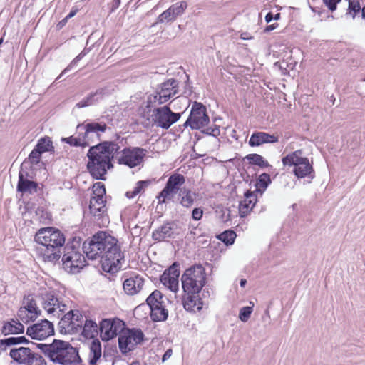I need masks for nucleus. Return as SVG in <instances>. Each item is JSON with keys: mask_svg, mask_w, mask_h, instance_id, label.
I'll use <instances>...</instances> for the list:
<instances>
[{"mask_svg": "<svg viewBox=\"0 0 365 365\" xmlns=\"http://www.w3.org/2000/svg\"><path fill=\"white\" fill-rule=\"evenodd\" d=\"M277 26H278V24H273L269 25L264 29V31L269 32V31L275 29Z\"/></svg>", "mask_w": 365, "mask_h": 365, "instance_id": "obj_62", "label": "nucleus"}, {"mask_svg": "<svg viewBox=\"0 0 365 365\" xmlns=\"http://www.w3.org/2000/svg\"><path fill=\"white\" fill-rule=\"evenodd\" d=\"M150 317L154 322H164L168 319V311L165 308V304L160 307H154L150 308Z\"/></svg>", "mask_w": 365, "mask_h": 365, "instance_id": "obj_36", "label": "nucleus"}, {"mask_svg": "<svg viewBox=\"0 0 365 365\" xmlns=\"http://www.w3.org/2000/svg\"><path fill=\"white\" fill-rule=\"evenodd\" d=\"M106 195V188L103 184L101 182H96L93 187V197H99L104 198Z\"/></svg>", "mask_w": 365, "mask_h": 365, "instance_id": "obj_50", "label": "nucleus"}, {"mask_svg": "<svg viewBox=\"0 0 365 365\" xmlns=\"http://www.w3.org/2000/svg\"><path fill=\"white\" fill-rule=\"evenodd\" d=\"M178 92L179 81L175 78H169L156 86L154 93L148 96V103L163 104L178 95Z\"/></svg>", "mask_w": 365, "mask_h": 365, "instance_id": "obj_7", "label": "nucleus"}, {"mask_svg": "<svg viewBox=\"0 0 365 365\" xmlns=\"http://www.w3.org/2000/svg\"><path fill=\"white\" fill-rule=\"evenodd\" d=\"M26 334L33 339L43 340L54 334L53 324L48 319H43L40 322L29 326Z\"/></svg>", "mask_w": 365, "mask_h": 365, "instance_id": "obj_19", "label": "nucleus"}, {"mask_svg": "<svg viewBox=\"0 0 365 365\" xmlns=\"http://www.w3.org/2000/svg\"><path fill=\"white\" fill-rule=\"evenodd\" d=\"M89 364L96 365L101 356V344L98 339H94L90 344Z\"/></svg>", "mask_w": 365, "mask_h": 365, "instance_id": "obj_33", "label": "nucleus"}, {"mask_svg": "<svg viewBox=\"0 0 365 365\" xmlns=\"http://www.w3.org/2000/svg\"><path fill=\"white\" fill-rule=\"evenodd\" d=\"M118 239L105 231H98L91 238L85 240L83 244V250L88 259H101L102 255H105L111 250L108 245H115Z\"/></svg>", "mask_w": 365, "mask_h": 365, "instance_id": "obj_3", "label": "nucleus"}, {"mask_svg": "<svg viewBox=\"0 0 365 365\" xmlns=\"http://www.w3.org/2000/svg\"><path fill=\"white\" fill-rule=\"evenodd\" d=\"M201 132L204 134L211 135L213 137H217L220 135V126L213 125L212 126H205L201 129Z\"/></svg>", "mask_w": 365, "mask_h": 365, "instance_id": "obj_49", "label": "nucleus"}, {"mask_svg": "<svg viewBox=\"0 0 365 365\" xmlns=\"http://www.w3.org/2000/svg\"><path fill=\"white\" fill-rule=\"evenodd\" d=\"M24 332V325L19 321L14 319L5 322L1 329V333L5 336L9 334H22Z\"/></svg>", "mask_w": 365, "mask_h": 365, "instance_id": "obj_30", "label": "nucleus"}, {"mask_svg": "<svg viewBox=\"0 0 365 365\" xmlns=\"http://www.w3.org/2000/svg\"><path fill=\"white\" fill-rule=\"evenodd\" d=\"M106 200L99 197L91 196L90 199L89 210L93 217V221L99 226H106L109 222L106 214Z\"/></svg>", "mask_w": 365, "mask_h": 365, "instance_id": "obj_17", "label": "nucleus"}, {"mask_svg": "<svg viewBox=\"0 0 365 365\" xmlns=\"http://www.w3.org/2000/svg\"><path fill=\"white\" fill-rule=\"evenodd\" d=\"M103 95V90L98 89L95 92L89 93L86 98L76 104L78 108H82L95 104Z\"/></svg>", "mask_w": 365, "mask_h": 365, "instance_id": "obj_34", "label": "nucleus"}, {"mask_svg": "<svg viewBox=\"0 0 365 365\" xmlns=\"http://www.w3.org/2000/svg\"><path fill=\"white\" fill-rule=\"evenodd\" d=\"M33 349L34 348L30 347L11 349L9 355L16 362L26 364L30 359L35 354Z\"/></svg>", "mask_w": 365, "mask_h": 365, "instance_id": "obj_25", "label": "nucleus"}, {"mask_svg": "<svg viewBox=\"0 0 365 365\" xmlns=\"http://www.w3.org/2000/svg\"><path fill=\"white\" fill-rule=\"evenodd\" d=\"M341 0H323L324 4L331 11H334L336 9L337 4Z\"/></svg>", "mask_w": 365, "mask_h": 365, "instance_id": "obj_54", "label": "nucleus"}, {"mask_svg": "<svg viewBox=\"0 0 365 365\" xmlns=\"http://www.w3.org/2000/svg\"><path fill=\"white\" fill-rule=\"evenodd\" d=\"M187 7L185 1H181L172 4L168 9L158 16V23L172 22L178 16H182Z\"/></svg>", "mask_w": 365, "mask_h": 365, "instance_id": "obj_21", "label": "nucleus"}, {"mask_svg": "<svg viewBox=\"0 0 365 365\" xmlns=\"http://www.w3.org/2000/svg\"><path fill=\"white\" fill-rule=\"evenodd\" d=\"M250 304H252V306L243 307L240 310L239 319L243 322L248 321L253 311L254 304L252 302H250Z\"/></svg>", "mask_w": 365, "mask_h": 365, "instance_id": "obj_48", "label": "nucleus"}, {"mask_svg": "<svg viewBox=\"0 0 365 365\" xmlns=\"http://www.w3.org/2000/svg\"><path fill=\"white\" fill-rule=\"evenodd\" d=\"M146 303L150 308L164 305L163 294L159 290L155 289L148 297Z\"/></svg>", "mask_w": 365, "mask_h": 365, "instance_id": "obj_38", "label": "nucleus"}, {"mask_svg": "<svg viewBox=\"0 0 365 365\" xmlns=\"http://www.w3.org/2000/svg\"><path fill=\"white\" fill-rule=\"evenodd\" d=\"M120 149L114 141H103L90 147L86 155L87 170L94 179L106 180L107 170L113 168L112 161Z\"/></svg>", "mask_w": 365, "mask_h": 365, "instance_id": "obj_1", "label": "nucleus"}, {"mask_svg": "<svg viewBox=\"0 0 365 365\" xmlns=\"http://www.w3.org/2000/svg\"><path fill=\"white\" fill-rule=\"evenodd\" d=\"M109 245L111 250L106 255H102L101 267L106 272L115 273L121 268V262L124 261V253L118 241L115 245Z\"/></svg>", "mask_w": 365, "mask_h": 365, "instance_id": "obj_8", "label": "nucleus"}, {"mask_svg": "<svg viewBox=\"0 0 365 365\" xmlns=\"http://www.w3.org/2000/svg\"><path fill=\"white\" fill-rule=\"evenodd\" d=\"M173 354V350L171 349H168L165 352V354H163V358H162V361L163 362H165V361H167L168 359L170 358V356H172Z\"/></svg>", "mask_w": 365, "mask_h": 365, "instance_id": "obj_59", "label": "nucleus"}, {"mask_svg": "<svg viewBox=\"0 0 365 365\" xmlns=\"http://www.w3.org/2000/svg\"><path fill=\"white\" fill-rule=\"evenodd\" d=\"M120 4V0H113L111 6V11H114L119 7Z\"/></svg>", "mask_w": 365, "mask_h": 365, "instance_id": "obj_61", "label": "nucleus"}, {"mask_svg": "<svg viewBox=\"0 0 365 365\" xmlns=\"http://www.w3.org/2000/svg\"><path fill=\"white\" fill-rule=\"evenodd\" d=\"M98 327L91 319H86L82 328V334L86 338L93 339L98 334Z\"/></svg>", "mask_w": 365, "mask_h": 365, "instance_id": "obj_35", "label": "nucleus"}, {"mask_svg": "<svg viewBox=\"0 0 365 365\" xmlns=\"http://www.w3.org/2000/svg\"><path fill=\"white\" fill-rule=\"evenodd\" d=\"M278 140L277 135L265 132H255L251 135L248 144L251 147H258L265 143H274Z\"/></svg>", "mask_w": 365, "mask_h": 365, "instance_id": "obj_23", "label": "nucleus"}, {"mask_svg": "<svg viewBox=\"0 0 365 365\" xmlns=\"http://www.w3.org/2000/svg\"><path fill=\"white\" fill-rule=\"evenodd\" d=\"M185 294H199L206 283L205 269L201 264H195L187 269L181 277Z\"/></svg>", "mask_w": 365, "mask_h": 365, "instance_id": "obj_5", "label": "nucleus"}, {"mask_svg": "<svg viewBox=\"0 0 365 365\" xmlns=\"http://www.w3.org/2000/svg\"><path fill=\"white\" fill-rule=\"evenodd\" d=\"M73 319V310L68 311L63 317L58 322L59 329L61 333H73L74 326H78L72 322Z\"/></svg>", "mask_w": 365, "mask_h": 365, "instance_id": "obj_31", "label": "nucleus"}, {"mask_svg": "<svg viewBox=\"0 0 365 365\" xmlns=\"http://www.w3.org/2000/svg\"><path fill=\"white\" fill-rule=\"evenodd\" d=\"M24 306L22 307H25L28 311L31 312H38V316L41 314V310L38 309L36 301L34 300L32 295H28L24 297L23 300Z\"/></svg>", "mask_w": 365, "mask_h": 365, "instance_id": "obj_45", "label": "nucleus"}, {"mask_svg": "<svg viewBox=\"0 0 365 365\" xmlns=\"http://www.w3.org/2000/svg\"><path fill=\"white\" fill-rule=\"evenodd\" d=\"M245 200L240 202L241 216H245L254 207L256 202V196L253 192L247 190L245 192Z\"/></svg>", "mask_w": 365, "mask_h": 365, "instance_id": "obj_29", "label": "nucleus"}, {"mask_svg": "<svg viewBox=\"0 0 365 365\" xmlns=\"http://www.w3.org/2000/svg\"><path fill=\"white\" fill-rule=\"evenodd\" d=\"M185 231L184 225L178 220L168 221L153 230L152 237L155 241L162 242L167 238L175 239Z\"/></svg>", "mask_w": 365, "mask_h": 365, "instance_id": "obj_11", "label": "nucleus"}, {"mask_svg": "<svg viewBox=\"0 0 365 365\" xmlns=\"http://www.w3.org/2000/svg\"><path fill=\"white\" fill-rule=\"evenodd\" d=\"M270 183L271 179L269 175L265 173L261 174L257 180V190L258 191L261 188L264 190Z\"/></svg>", "mask_w": 365, "mask_h": 365, "instance_id": "obj_47", "label": "nucleus"}, {"mask_svg": "<svg viewBox=\"0 0 365 365\" xmlns=\"http://www.w3.org/2000/svg\"><path fill=\"white\" fill-rule=\"evenodd\" d=\"M31 348H34V349L35 348H38L39 349H41L42 351V352L48 356V353H49V350H50V348H51V344H42V343H39V344H37V343H34V342H31Z\"/></svg>", "mask_w": 365, "mask_h": 365, "instance_id": "obj_52", "label": "nucleus"}, {"mask_svg": "<svg viewBox=\"0 0 365 365\" xmlns=\"http://www.w3.org/2000/svg\"><path fill=\"white\" fill-rule=\"evenodd\" d=\"M273 19V14L272 12H268L267 15L265 16V21L267 23H269Z\"/></svg>", "mask_w": 365, "mask_h": 365, "instance_id": "obj_63", "label": "nucleus"}, {"mask_svg": "<svg viewBox=\"0 0 365 365\" xmlns=\"http://www.w3.org/2000/svg\"><path fill=\"white\" fill-rule=\"evenodd\" d=\"M144 334L140 329L123 328L118 337V346L122 354H126L135 349L144 339Z\"/></svg>", "mask_w": 365, "mask_h": 365, "instance_id": "obj_9", "label": "nucleus"}, {"mask_svg": "<svg viewBox=\"0 0 365 365\" xmlns=\"http://www.w3.org/2000/svg\"><path fill=\"white\" fill-rule=\"evenodd\" d=\"M68 19L66 17H65L63 20H61L58 24V26H59L60 28H61L62 26H63L67 22Z\"/></svg>", "mask_w": 365, "mask_h": 365, "instance_id": "obj_64", "label": "nucleus"}, {"mask_svg": "<svg viewBox=\"0 0 365 365\" xmlns=\"http://www.w3.org/2000/svg\"><path fill=\"white\" fill-rule=\"evenodd\" d=\"M107 125L106 123H99L96 122L88 123L86 124H79L77 126L78 130H83L81 133L84 141L88 143V146L91 143L99 141L101 140V133L106 130Z\"/></svg>", "mask_w": 365, "mask_h": 365, "instance_id": "obj_18", "label": "nucleus"}, {"mask_svg": "<svg viewBox=\"0 0 365 365\" xmlns=\"http://www.w3.org/2000/svg\"><path fill=\"white\" fill-rule=\"evenodd\" d=\"M153 116L158 127L167 130L180 118L181 113H173L168 106H164L154 109Z\"/></svg>", "mask_w": 365, "mask_h": 365, "instance_id": "obj_14", "label": "nucleus"}, {"mask_svg": "<svg viewBox=\"0 0 365 365\" xmlns=\"http://www.w3.org/2000/svg\"><path fill=\"white\" fill-rule=\"evenodd\" d=\"M36 147L38 150L43 153L45 152H49L54 149L53 143L49 137L41 138L38 140Z\"/></svg>", "mask_w": 365, "mask_h": 365, "instance_id": "obj_41", "label": "nucleus"}, {"mask_svg": "<svg viewBox=\"0 0 365 365\" xmlns=\"http://www.w3.org/2000/svg\"><path fill=\"white\" fill-rule=\"evenodd\" d=\"M180 264L174 262L161 275L160 282L171 292L176 293L179 290Z\"/></svg>", "mask_w": 365, "mask_h": 365, "instance_id": "obj_20", "label": "nucleus"}, {"mask_svg": "<svg viewBox=\"0 0 365 365\" xmlns=\"http://www.w3.org/2000/svg\"><path fill=\"white\" fill-rule=\"evenodd\" d=\"M203 215V210L200 207L194 208L192 212V217L195 220H200Z\"/></svg>", "mask_w": 365, "mask_h": 365, "instance_id": "obj_55", "label": "nucleus"}, {"mask_svg": "<svg viewBox=\"0 0 365 365\" xmlns=\"http://www.w3.org/2000/svg\"><path fill=\"white\" fill-rule=\"evenodd\" d=\"M18 317L24 323L35 321L38 317V312L28 311L25 307H20L17 312Z\"/></svg>", "mask_w": 365, "mask_h": 365, "instance_id": "obj_39", "label": "nucleus"}, {"mask_svg": "<svg viewBox=\"0 0 365 365\" xmlns=\"http://www.w3.org/2000/svg\"><path fill=\"white\" fill-rule=\"evenodd\" d=\"M245 159L247 160L250 164L258 165L260 168L269 166V163L264 160V158L259 154H249L245 156Z\"/></svg>", "mask_w": 365, "mask_h": 365, "instance_id": "obj_40", "label": "nucleus"}, {"mask_svg": "<svg viewBox=\"0 0 365 365\" xmlns=\"http://www.w3.org/2000/svg\"><path fill=\"white\" fill-rule=\"evenodd\" d=\"M77 318H78L77 322L79 323V327H78V331H79L83 328L85 321L83 319V317L80 313H79V314H77Z\"/></svg>", "mask_w": 365, "mask_h": 365, "instance_id": "obj_60", "label": "nucleus"}, {"mask_svg": "<svg viewBox=\"0 0 365 365\" xmlns=\"http://www.w3.org/2000/svg\"><path fill=\"white\" fill-rule=\"evenodd\" d=\"M307 158L303 156V150L299 149L283 157L282 162L284 166H294L296 168L303 163L307 162Z\"/></svg>", "mask_w": 365, "mask_h": 365, "instance_id": "obj_26", "label": "nucleus"}, {"mask_svg": "<svg viewBox=\"0 0 365 365\" xmlns=\"http://www.w3.org/2000/svg\"><path fill=\"white\" fill-rule=\"evenodd\" d=\"M235 237L236 233L232 230L224 231L218 236V239L227 245H232Z\"/></svg>", "mask_w": 365, "mask_h": 365, "instance_id": "obj_46", "label": "nucleus"}, {"mask_svg": "<svg viewBox=\"0 0 365 365\" xmlns=\"http://www.w3.org/2000/svg\"><path fill=\"white\" fill-rule=\"evenodd\" d=\"M62 141L69 144L70 145L76 147L81 146L85 148L88 146V143L84 141L81 133H79L77 137L71 136L68 138H64L62 139Z\"/></svg>", "mask_w": 365, "mask_h": 365, "instance_id": "obj_42", "label": "nucleus"}, {"mask_svg": "<svg viewBox=\"0 0 365 365\" xmlns=\"http://www.w3.org/2000/svg\"><path fill=\"white\" fill-rule=\"evenodd\" d=\"M195 193L188 188L180 189L178 194V200L184 207L190 208L194 204Z\"/></svg>", "mask_w": 365, "mask_h": 365, "instance_id": "obj_28", "label": "nucleus"}, {"mask_svg": "<svg viewBox=\"0 0 365 365\" xmlns=\"http://www.w3.org/2000/svg\"><path fill=\"white\" fill-rule=\"evenodd\" d=\"M48 357L53 363L71 365L80 359L78 350L68 342L54 339L51 344Z\"/></svg>", "mask_w": 365, "mask_h": 365, "instance_id": "obj_4", "label": "nucleus"}, {"mask_svg": "<svg viewBox=\"0 0 365 365\" xmlns=\"http://www.w3.org/2000/svg\"><path fill=\"white\" fill-rule=\"evenodd\" d=\"M185 178L183 175L175 173L171 175L165 184V187L158 195L157 198L160 203H166L167 200H170L171 197L179 192L180 187L185 183Z\"/></svg>", "mask_w": 365, "mask_h": 365, "instance_id": "obj_15", "label": "nucleus"}, {"mask_svg": "<svg viewBox=\"0 0 365 365\" xmlns=\"http://www.w3.org/2000/svg\"><path fill=\"white\" fill-rule=\"evenodd\" d=\"M29 174L24 171L23 168L19 173V181L17 184V191L23 194H34L37 192L38 183L29 179Z\"/></svg>", "mask_w": 365, "mask_h": 365, "instance_id": "obj_22", "label": "nucleus"}, {"mask_svg": "<svg viewBox=\"0 0 365 365\" xmlns=\"http://www.w3.org/2000/svg\"><path fill=\"white\" fill-rule=\"evenodd\" d=\"M144 279L139 275H134L126 279L123 282V289L127 294L134 295L143 288Z\"/></svg>", "mask_w": 365, "mask_h": 365, "instance_id": "obj_24", "label": "nucleus"}, {"mask_svg": "<svg viewBox=\"0 0 365 365\" xmlns=\"http://www.w3.org/2000/svg\"><path fill=\"white\" fill-rule=\"evenodd\" d=\"M146 154V150L138 148H125L118 150L115 159L119 164H123L129 168H134L140 164Z\"/></svg>", "mask_w": 365, "mask_h": 365, "instance_id": "obj_12", "label": "nucleus"}, {"mask_svg": "<svg viewBox=\"0 0 365 365\" xmlns=\"http://www.w3.org/2000/svg\"><path fill=\"white\" fill-rule=\"evenodd\" d=\"M41 152L35 146L29 155L28 160H25L24 161L21 168H23V166H24L28 162L31 165H37L41 160Z\"/></svg>", "mask_w": 365, "mask_h": 365, "instance_id": "obj_44", "label": "nucleus"}, {"mask_svg": "<svg viewBox=\"0 0 365 365\" xmlns=\"http://www.w3.org/2000/svg\"><path fill=\"white\" fill-rule=\"evenodd\" d=\"M62 255L63 268L68 273H78L86 265V259L80 252V247L72 244H67L63 247Z\"/></svg>", "mask_w": 365, "mask_h": 365, "instance_id": "obj_6", "label": "nucleus"}, {"mask_svg": "<svg viewBox=\"0 0 365 365\" xmlns=\"http://www.w3.org/2000/svg\"><path fill=\"white\" fill-rule=\"evenodd\" d=\"M29 340L25 336L9 337L0 340V350L5 351L7 346L19 344H28Z\"/></svg>", "mask_w": 365, "mask_h": 365, "instance_id": "obj_37", "label": "nucleus"}, {"mask_svg": "<svg viewBox=\"0 0 365 365\" xmlns=\"http://www.w3.org/2000/svg\"><path fill=\"white\" fill-rule=\"evenodd\" d=\"M83 57L81 56L79 53L71 63L70 64L62 71L61 75L58 76V79L61 78V76L66 73L68 71H69L74 65L76 64L80 60H81Z\"/></svg>", "mask_w": 365, "mask_h": 365, "instance_id": "obj_53", "label": "nucleus"}, {"mask_svg": "<svg viewBox=\"0 0 365 365\" xmlns=\"http://www.w3.org/2000/svg\"><path fill=\"white\" fill-rule=\"evenodd\" d=\"M210 118L206 107L201 103L194 102L190 115L182 126L190 127L192 130H200L208 125Z\"/></svg>", "mask_w": 365, "mask_h": 365, "instance_id": "obj_10", "label": "nucleus"}, {"mask_svg": "<svg viewBox=\"0 0 365 365\" xmlns=\"http://www.w3.org/2000/svg\"><path fill=\"white\" fill-rule=\"evenodd\" d=\"M349 1V11L353 13L352 16L354 17L361 10V15L363 19H365V6L361 9L359 0H348Z\"/></svg>", "mask_w": 365, "mask_h": 365, "instance_id": "obj_43", "label": "nucleus"}, {"mask_svg": "<svg viewBox=\"0 0 365 365\" xmlns=\"http://www.w3.org/2000/svg\"><path fill=\"white\" fill-rule=\"evenodd\" d=\"M124 326V322L119 319H103L99 326L101 339L108 341L115 337L118 334L120 335Z\"/></svg>", "mask_w": 365, "mask_h": 365, "instance_id": "obj_16", "label": "nucleus"}, {"mask_svg": "<svg viewBox=\"0 0 365 365\" xmlns=\"http://www.w3.org/2000/svg\"><path fill=\"white\" fill-rule=\"evenodd\" d=\"M77 314H79V312L78 310L76 312L73 311V319H72V322H74L75 324H78V326H74L73 332L78 331L79 323L77 322Z\"/></svg>", "mask_w": 365, "mask_h": 365, "instance_id": "obj_58", "label": "nucleus"}, {"mask_svg": "<svg viewBox=\"0 0 365 365\" xmlns=\"http://www.w3.org/2000/svg\"><path fill=\"white\" fill-rule=\"evenodd\" d=\"M151 183V180H140L138 181L137 183H136V185L138 186V187H140V191L144 189L145 187H148V185H150Z\"/></svg>", "mask_w": 365, "mask_h": 365, "instance_id": "obj_57", "label": "nucleus"}, {"mask_svg": "<svg viewBox=\"0 0 365 365\" xmlns=\"http://www.w3.org/2000/svg\"><path fill=\"white\" fill-rule=\"evenodd\" d=\"M293 173L298 178L308 177L312 179L314 177V170L309 160H307V162H304L302 165L294 168Z\"/></svg>", "mask_w": 365, "mask_h": 365, "instance_id": "obj_32", "label": "nucleus"}, {"mask_svg": "<svg viewBox=\"0 0 365 365\" xmlns=\"http://www.w3.org/2000/svg\"><path fill=\"white\" fill-rule=\"evenodd\" d=\"M40 297L42 307L48 314L59 317L66 310L67 305L53 291L41 293Z\"/></svg>", "mask_w": 365, "mask_h": 365, "instance_id": "obj_13", "label": "nucleus"}, {"mask_svg": "<svg viewBox=\"0 0 365 365\" xmlns=\"http://www.w3.org/2000/svg\"><path fill=\"white\" fill-rule=\"evenodd\" d=\"M26 365H46V363L41 355L35 353Z\"/></svg>", "mask_w": 365, "mask_h": 365, "instance_id": "obj_51", "label": "nucleus"}, {"mask_svg": "<svg viewBox=\"0 0 365 365\" xmlns=\"http://www.w3.org/2000/svg\"><path fill=\"white\" fill-rule=\"evenodd\" d=\"M140 192V187H138L137 185H135V187H134L133 190V191H128L126 193H125V195L128 198H133L135 197L138 194H139Z\"/></svg>", "mask_w": 365, "mask_h": 365, "instance_id": "obj_56", "label": "nucleus"}, {"mask_svg": "<svg viewBox=\"0 0 365 365\" xmlns=\"http://www.w3.org/2000/svg\"><path fill=\"white\" fill-rule=\"evenodd\" d=\"M182 304L184 308L189 312L200 311L202 304L198 294H185Z\"/></svg>", "mask_w": 365, "mask_h": 365, "instance_id": "obj_27", "label": "nucleus"}, {"mask_svg": "<svg viewBox=\"0 0 365 365\" xmlns=\"http://www.w3.org/2000/svg\"><path fill=\"white\" fill-rule=\"evenodd\" d=\"M38 244L36 253L43 262L55 264L58 262L65 247V235L57 228L52 227L39 229L34 236Z\"/></svg>", "mask_w": 365, "mask_h": 365, "instance_id": "obj_2", "label": "nucleus"}]
</instances>
